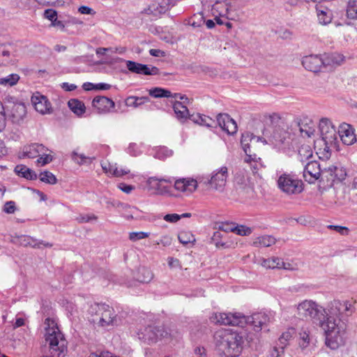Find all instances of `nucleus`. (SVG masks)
<instances>
[{
    "mask_svg": "<svg viewBox=\"0 0 357 357\" xmlns=\"http://www.w3.org/2000/svg\"><path fill=\"white\" fill-rule=\"evenodd\" d=\"M297 313L300 317L307 319L310 318L314 323L319 325L324 331V334L328 338L329 344L334 347L340 342L341 338L335 337L332 333H330L329 328H333L332 326H335L334 322L329 319L325 322L326 309L312 300H305L297 305Z\"/></svg>",
    "mask_w": 357,
    "mask_h": 357,
    "instance_id": "f257e3e1",
    "label": "nucleus"
},
{
    "mask_svg": "<svg viewBox=\"0 0 357 357\" xmlns=\"http://www.w3.org/2000/svg\"><path fill=\"white\" fill-rule=\"evenodd\" d=\"M211 322L220 325H231L244 327L249 325L256 331L261 330L264 325L268 321V317L261 312L255 313L250 317H245L241 313L216 312L210 317Z\"/></svg>",
    "mask_w": 357,
    "mask_h": 357,
    "instance_id": "f03ea898",
    "label": "nucleus"
},
{
    "mask_svg": "<svg viewBox=\"0 0 357 357\" xmlns=\"http://www.w3.org/2000/svg\"><path fill=\"white\" fill-rule=\"evenodd\" d=\"M214 341L218 350L225 357H238L243 349V337L236 331L222 329L216 331Z\"/></svg>",
    "mask_w": 357,
    "mask_h": 357,
    "instance_id": "7ed1b4c3",
    "label": "nucleus"
},
{
    "mask_svg": "<svg viewBox=\"0 0 357 357\" xmlns=\"http://www.w3.org/2000/svg\"><path fill=\"white\" fill-rule=\"evenodd\" d=\"M342 310V301L339 300H334L330 303L328 310V312L327 313L326 311L325 322H328L329 319H331V321L334 322L335 324L334 326H332L333 328H329L330 333H332L333 335H334L335 337H337L338 339L341 338V341L340 342H338L336 344V346L333 347L329 344L328 338L327 336H326V344L331 349H336L339 347L344 345L347 340V325L344 321L339 318Z\"/></svg>",
    "mask_w": 357,
    "mask_h": 357,
    "instance_id": "20e7f679",
    "label": "nucleus"
},
{
    "mask_svg": "<svg viewBox=\"0 0 357 357\" xmlns=\"http://www.w3.org/2000/svg\"><path fill=\"white\" fill-rule=\"evenodd\" d=\"M91 321L102 328L117 324V314L114 308L105 303H94L89 309Z\"/></svg>",
    "mask_w": 357,
    "mask_h": 357,
    "instance_id": "39448f33",
    "label": "nucleus"
},
{
    "mask_svg": "<svg viewBox=\"0 0 357 357\" xmlns=\"http://www.w3.org/2000/svg\"><path fill=\"white\" fill-rule=\"evenodd\" d=\"M4 112L13 123L20 124L26 115L25 105L16 98L6 96L2 102Z\"/></svg>",
    "mask_w": 357,
    "mask_h": 357,
    "instance_id": "423d86ee",
    "label": "nucleus"
},
{
    "mask_svg": "<svg viewBox=\"0 0 357 357\" xmlns=\"http://www.w3.org/2000/svg\"><path fill=\"white\" fill-rule=\"evenodd\" d=\"M322 141L324 142V150L329 151L331 148H335L337 145V132L335 126L330 119L322 118L319 124Z\"/></svg>",
    "mask_w": 357,
    "mask_h": 357,
    "instance_id": "0eeeda50",
    "label": "nucleus"
},
{
    "mask_svg": "<svg viewBox=\"0 0 357 357\" xmlns=\"http://www.w3.org/2000/svg\"><path fill=\"white\" fill-rule=\"evenodd\" d=\"M279 189L287 195H297L303 190V182L294 175L282 174L278 179Z\"/></svg>",
    "mask_w": 357,
    "mask_h": 357,
    "instance_id": "6e6552de",
    "label": "nucleus"
},
{
    "mask_svg": "<svg viewBox=\"0 0 357 357\" xmlns=\"http://www.w3.org/2000/svg\"><path fill=\"white\" fill-rule=\"evenodd\" d=\"M269 142L275 148L283 151L290 150L292 148L291 135L280 126L274 128L269 137Z\"/></svg>",
    "mask_w": 357,
    "mask_h": 357,
    "instance_id": "1a4fd4ad",
    "label": "nucleus"
},
{
    "mask_svg": "<svg viewBox=\"0 0 357 357\" xmlns=\"http://www.w3.org/2000/svg\"><path fill=\"white\" fill-rule=\"evenodd\" d=\"M228 169L226 166H222L215 169L211 174L210 178L204 181V183L215 190L222 192L226 185L228 178Z\"/></svg>",
    "mask_w": 357,
    "mask_h": 357,
    "instance_id": "9d476101",
    "label": "nucleus"
},
{
    "mask_svg": "<svg viewBox=\"0 0 357 357\" xmlns=\"http://www.w3.org/2000/svg\"><path fill=\"white\" fill-rule=\"evenodd\" d=\"M172 178L149 177L146 181L147 189L155 195H166L170 192V187L165 183H172Z\"/></svg>",
    "mask_w": 357,
    "mask_h": 357,
    "instance_id": "9b49d317",
    "label": "nucleus"
},
{
    "mask_svg": "<svg viewBox=\"0 0 357 357\" xmlns=\"http://www.w3.org/2000/svg\"><path fill=\"white\" fill-rule=\"evenodd\" d=\"M302 64L306 70L317 73L320 71L323 66L328 65L329 63L319 55H308L303 58Z\"/></svg>",
    "mask_w": 357,
    "mask_h": 357,
    "instance_id": "f8f14e48",
    "label": "nucleus"
},
{
    "mask_svg": "<svg viewBox=\"0 0 357 357\" xmlns=\"http://www.w3.org/2000/svg\"><path fill=\"white\" fill-rule=\"evenodd\" d=\"M31 102L35 109L40 114H46L52 112L50 102L45 96L40 94L39 92L33 94L31 96Z\"/></svg>",
    "mask_w": 357,
    "mask_h": 357,
    "instance_id": "ddd939ff",
    "label": "nucleus"
},
{
    "mask_svg": "<svg viewBox=\"0 0 357 357\" xmlns=\"http://www.w3.org/2000/svg\"><path fill=\"white\" fill-rule=\"evenodd\" d=\"M321 176L320 166L315 160L309 161L305 166L303 177L309 183H314Z\"/></svg>",
    "mask_w": 357,
    "mask_h": 357,
    "instance_id": "4468645a",
    "label": "nucleus"
},
{
    "mask_svg": "<svg viewBox=\"0 0 357 357\" xmlns=\"http://www.w3.org/2000/svg\"><path fill=\"white\" fill-rule=\"evenodd\" d=\"M217 122L222 130L229 135L237 132L236 121L227 114H219L217 116Z\"/></svg>",
    "mask_w": 357,
    "mask_h": 357,
    "instance_id": "2eb2a0df",
    "label": "nucleus"
},
{
    "mask_svg": "<svg viewBox=\"0 0 357 357\" xmlns=\"http://www.w3.org/2000/svg\"><path fill=\"white\" fill-rule=\"evenodd\" d=\"M172 6V0H156L144 10V13L148 15L157 16L165 13Z\"/></svg>",
    "mask_w": 357,
    "mask_h": 357,
    "instance_id": "dca6fc26",
    "label": "nucleus"
},
{
    "mask_svg": "<svg viewBox=\"0 0 357 357\" xmlns=\"http://www.w3.org/2000/svg\"><path fill=\"white\" fill-rule=\"evenodd\" d=\"M354 131V128L347 123H343L339 127L338 135L344 144L350 146L356 142Z\"/></svg>",
    "mask_w": 357,
    "mask_h": 357,
    "instance_id": "f3484780",
    "label": "nucleus"
},
{
    "mask_svg": "<svg viewBox=\"0 0 357 357\" xmlns=\"http://www.w3.org/2000/svg\"><path fill=\"white\" fill-rule=\"evenodd\" d=\"M48 151L49 149L43 144L33 143L23 147L20 158H36L38 157L40 153H45V151Z\"/></svg>",
    "mask_w": 357,
    "mask_h": 357,
    "instance_id": "a211bd4d",
    "label": "nucleus"
},
{
    "mask_svg": "<svg viewBox=\"0 0 357 357\" xmlns=\"http://www.w3.org/2000/svg\"><path fill=\"white\" fill-rule=\"evenodd\" d=\"M92 105L98 113H107L114 107L115 103L112 99L105 96H96L92 101Z\"/></svg>",
    "mask_w": 357,
    "mask_h": 357,
    "instance_id": "6ab92c4d",
    "label": "nucleus"
},
{
    "mask_svg": "<svg viewBox=\"0 0 357 357\" xmlns=\"http://www.w3.org/2000/svg\"><path fill=\"white\" fill-rule=\"evenodd\" d=\"M174 182V188L181 192H193L197 188V182L193 178H179Z\"/></svg>",
    "mask_w": 357,
    "mask_h": 357,
    "instance_id": "aec40b11",
    "label": "nucleus"
},
{
    "mask_svg": "<svg viewBox=\"0 0 357 357\" xmlns=\"http://www.w3.org/2000/svg\"><path fill=\"white\" fill-rule=\"evenodd\" d=\"M164 333L165 331L158 327L149 326L144 328L142 338L149 344H151L163 337Z\"/></svg>",
    "mask_w": 357,
    "mask_h": 357,
    "instance_id": "412c9836",
    "label": "nucleus"
},
{
    "mask_svg": "<svg viewBox=\"0 0 357 357\" xmlns=\"http://www.w3.org/2000/svg\"><path fill=\"white\" fill-rule=\"evenodd\" d=\"M101 167L106 174H111L116 177L123 176L130 173V170L128 169H119L116 163L111 164L109 162H101Z\"/></svg>",
    "mask_w": 357,
    "mask_h": 357,
    "instance_id": "4be33fe9",
    "label": "nucleus"
},
{
    "mask_svg": "<svg viewBox=\"0 0 357 357\" xmlns=\"http://www.w3.org/2000/svg\"><path fill=\"white\" fill-rule=\"evenodd\" d=\"M318 21L321 24L326 25L331 22L333 19V13L328 8L322 6L316 8Z\"/></svg>",
    "mask_w": 357,
    "mask_h": 357,
    "instance_id": "5701e85b",
    "label": "nucleus"
},
{
    "mask_svg": "<svg viewBox=\"0 0 357 357\" xmlns=\"http://www.w3.org/2000/svg\"><path fill=\"white\" fill-rule=\"evenodd\" d=\"M149 102H150V98L149 96L139 97L135 96H128L125 100V105L127 107L137 108Z\"/></svg>",
    "mask_w": 357,
    "mask_h": 357,
    "instance_id": "b1692460",
    "label": "nucleus"
},
{
    "mask_svg": "<svg viewBox=\"0 0 357 357\" xmlns=\"http://www.w3.org/2000/svg\"><path fill=\"white\" fill-rule=\"evenodd\" d=\"M173 109L176 118L179 121H185L189 116V111L186 105L179 101H175L173 104Z\"/></svg>",
    "mask_w": 357,
    "mask_h": 357,
    "instance_id": "393cba45",
    "label": "nucleus"
},
{
    "mask_svg": "<svg viewBox=\"0 0 357 357\" xmlns=\"http://www.w3.org/2000/svg\"><path fill=\"white\" fill-rule=\"evenodd\" d=\"M15 172L17 174L29 180H36L38 178L36 173L33 170L24 165H17L15 168Z\"/></svg>",
    "mask_w": 357,
    "mask_h": 357,
    "instance_id": "a878e982",
    "label": "nucleus"
},
{
    "mask_svg": "<svg viewBox=\"0 0 357 357\" xmlns=\"http://www.w3.org/2000/svg\"><path fill=\"white\" fill-rule=\"evenodd\" d=\"M231 3L227 1H216L213 6V10L218 12L222 17H226L229 19V11Z\"/></svg>",
    "mask_w": 357,
    "mask_h": 357,
    "instance_id": "bb28decb",
    "label": "nucleus"
},
{
    "mask_svg": "<svg viewBox=\"0 0 357 357\" xmlns=\"http://www.w3.org/2000/svg\"><path fill=\"white\" fill-rule=\"evenodd\" d=\"M255 137L249 132L243 133L241 136V144L244 152L248 158V159H246L247 161L252 159L250 155L251 151L250 149V142H251L252 139H255Z\"/></svg>",
    "mask_w": 357,
    "mask_h": 357,
    "instance_id": "cd10ccee",
    "label": "nucleus"
},
{
    "mask_svg": "<svg viewBox=\"0 0 357 357\" xmlns=\"http://www.w3.org/2000/svg\"><path fill=\"white\" fill-rule=\"evenodd\" d=\"M313 152L309 144H301L298 150V156L301 162H304L312 158Z\"/></svg>",
    "mask_w": 357,
    "mask_h": 357,
    "instance_id": "c85d7f7f",
    "label": "nucleus"
},
{
    "mask_svg": "<svg viewBox=\"0 0 357 357\" xmlns=\"http://www.w3.org/2000/svg\"><path fill=\"white\" fill-rule=\"evenodd\" d=\"M276 239L268 235H264L256 238L253 241V245L256 247H269L275 244Z\"/></svg>",
    "mask_w": 357,
    "mask_h": 357,
    "instance_id": "c756f323",
    "label": "nucleus"
},
{
    "mask_svg": "<svg viewBox=\"0 0 357 357\" xmlns=\"http://www.w3.org/2000/svg\"><path fill=\"white\" fill-rule=\"evenodd\" d=\"M68 105L70 110L73 112L77 116H82L85 112V105L82 102L77 99H70Z\"/></svg>",
    "mask_w": 357,
    "mask_h": 357,
    "instance_id": "7c9ffc66",
    "label": "nucleus"
},
{
    "mask_svg": "<svg viewBox=\"0 0 357 357\" xmlns=\"http://www.w3.org/2000/svg\"><path fill=\"white\" fill-rule=\"evenodd\" d=\"M15 61V56L6 47L0 45V62L3 65L13 63Z\"/></svg>",
    "mask_w": 357,
    "mask_h": 357,
    "instance_id": "2f4dec72",
    "label": "nucleus"
},
{
    "mask_svg": "<svg viewBox=\"0 0 357 357\" xmlns=\"http://www.w3.org/2000/svg\"><path fill=\"white\" fill-rule=\"evenodd\" d=\"M20 78V75L17 73H12L6 77H0V85L4 86H15L17 84Z\"/></svg>",
    "mask_w": 357,
    "mask_h": 357,
    "instance_id": "473e14b6",
    "label": "nucleus"
},
{
    "mask_svg": "<svg viewBox=\"0 0 357 357\" xmlns=\"http://www.w3.org/2000/svg\"><path fill=\"white\" fill-rule=\"evenodd\" d=\"M178 238L181 243L186 245L189 243L194 244L195 238L194 235L189 231H181L178 234Z\"/></svg>",
    "mask_w": 357,
    "mask_h": 357,
    "instance_id": "72a5a7b5",
    "label": "nucleus"
},
{
    "mask_svg": "<svg viewBox=\"0 0 357 357\" xmlns=\"http://www.w3.org/2000/svg\"><path fill=\"white\" fill-rule=\"evenodd\" d=\"M149 94L154 98H169L172 96V93L170 91L160 87H155L150 89Z\"/></svg>",
    "mask_w": 357,
    "mask_h": 357,
    "instance_id": "f704fd0d",
    "label": "nucleus"
},
{
    "mask_svg": "<svg viewBox=\"0 0 357 357\" xmlns=\"http://www.w3.org/2000/svg\"><path fill=\"white\" fill-rule=\"evenodd\" d=\"M294 334V328H290L287 331L282 333V334L278 339V345H280L281 347L284 349L288 345V342L292 338Z\"/></svg>",
    "mask_w": 357,
    "mask_h": 357,
    "instance_id": "c9c22d12",
    "label": "nucleus"
},
{
    "mask_svg": "<svg viewBox=\"0 0 357 357\" xmlns=\"http://www.w3.org/2000/svg\"><path fill=\"white\" fill-rule=\"evenodd\" d=\"M153 278V273L147 268L143 267L139 270V275L138 280L141 282L148 283Z\"/></svg>",
    "mask_w": 357,
    "mask_h": 357,
    "instance_id": "e433bc0d",
    "label": "nucleus"
},
{
    "mask_svg": "<svg viewBox=\"0 0 357 357\" xmlns=\"http://www.w3.org/2000/svg\"><path fill=\"white\" fill-rule=\"evenodd\" d=\"M193 121L197 124L206 127H213V124L214 123V121L209 116L200 114H197L195 116Z\"/></svg>",
    "mask_w": 357,
    "mask_h": 357,
    "instance_id": "4c0bfd02",
    "label": "nucleus"
},
{
    "mask_svg": "<svg viewBox=\"0 0 357 357\" xmlns=\"http://www.w3.org/2000/svg\"><path fill=\"white\" fill-rule=\"evenodd\" d=\"M347 15L348 18L357 20V0H350L348 2Z\"/></svg>",
    "mask_w": 357,
    "mask_h": 357,
    "instance_id": "58836bf2",
    "label": "nucleus"
},
{
    "mask_svg": "<svg viewBox=\"0 0 357 357\" xmlns=\"http://www.w3.org/2000/svg\"><path fill=\"white\" fill-rule=\"evenodd\" d=\"M229 229L240 236H248L252 233V229L245 225H240L234 227H229Z\"/></svg>",
    "mask_w": 357,
    "mask_h": 357,
    "instance_id": "ea45409f",
    "label": "nucleus"
},
{
    "mask_svg": "<svg viewBox=\"0 0 357 357\" xmlns=\"http://www.w3.org/2000/svg\"><path fill=\"white\" fill-rule=\"evenodd\" d=\"M39 178L42 182L51 185L55 184L57 182L56 176L49 171L41 172L39 175Z\"/></svg>",
    "mask_w": 357,
    "mask_h": 357,
    "instance_id": "a19ab883",
    "label": "nucleus"
},
{
    "mask_svg": "<svg viewBox=\"0 0 357 357\" xmlns=\"http://www.w3.org/2000/svg\"><path fill=\"white\" fill-rule=\"evenodd\" d=\"M310 342V333L307 330L302 329L299 333V345L302 349L306 348Z\"/></svg>",
    "mask_w": 357,
    "mask_h": 357,
    "instance_id": "79ce46f5",
    "label": "nucleus"
},
{
    "mask_svg": "<svg viewBox=\"0 0 357 357\" xmlns=\"http://www.w3.org/2000/svg\"><path fill=\"white\" fill-rule=\"evenodd\" d=\"M280 263V258L271 257L269 259H264L261 265L266 268H279Z\"/></svg>",
    "mask_w": 357,
    "mask_h": 357,
    "instance_id": "37998d69",
    "label": "nucleus"
},
{
    "mask_svg": "<svg viewBox=\"0 0 357 357\" xmlns=\"http://www.w3.org/2000/svg\"><path fill=\"white\" fill-rule=\"evenodd\" d=\"M72 160L79 165H84L86 163H91L92 161L91 158L86 157L84 154H79L75 151H74L72 153Z\"/></svg>",
    "mask_w": 357,
    "mask_h": 357,
    "instance_id": "c03bdc74",
    "label": "nucleus"
},
{
    "mask_svg": "<svg viewBox=\"0 0 357 357\" xmlns=\"http://www.w3.org/2000/svg\"><path fill=\"white\" fill-rule=\"evenodd\" d=\"M19 243L21 245L23 246H31L33 248H36L38 246L36 244V240L29 236H21L18 238Z\"/></svg>",
    "mask_w": 357,
    "mask_h": 357,
    "instance_id": "a18cd8bd",
    "label": "nucleus"
},
{
    "mask_svg": "<svg viewBox=\"0 0 357 357\" xmlns=\"http://www.w3.org/2000/svg\"><path fill=\"white\" fill-rule=\"evenodd\" d=\"M159 69L155 66H151L141 63V75H155L159 74Z\"/></svg>",
    "mask_w": 357,
    "mask_h": 357,
    "instance_id": "49530a36",
    "label": "nucleus"
},
{
    "mask_svg": "<svg viewBox=\"0 0 357 357\" xmlns=\"http://www.w3.org/2000/svg\"><path fill=\"white\" fill-rule=\"evenodd\" d=\"M205 22L204 16L202 15H194L189 21V24L193 28L202 27Z\"/></svg>",
    "mask_w": 357,
    "mask_h": 357,
    "instance_id": "de8ad7c7",
    "label": "nucleus"
},
{
    "mask_svg": "<svg viewBox=\"0 0 357 357\" xmlns=\"http://www.w3.org/2000/svg\"><path fill=\"white\" fill-rule=\"evenodd\" d=\"M47 151H45V153H40V155L38 156V158L36 160L38 165L44 166L52 161L53 156L47 153Z\"/></svg>",
    "mask_w": 357,
    "mask_h": 357,
    "instance_id": "09e8293b",
    "label": "nucleus"
},
{
    "mask_svg": "<svg viewBox=\"0 0 357 357\" xmlns=\"http://www.w3.org/2000/svg\"><path fill=\"white\" fill-rule=\"evenodd\" d=\"M149 233L144 231H132L129 234V239L131 241L135 242L137 241L146 238L149 236Z\"/></svg>",
    "mask_w": 357,
    "mask_h": 357,
    "instance_id": "8fccbe9b",
    "label": "nucleus"
},
{
    "mask_svg": "<svg viewBox=\"0 0 357 357\" xmlns=\"http://www.w3.org/2000/svg\"><path fill=\"white\" fill-rule=\"evenodd\" d=\"M98 219V217L93 214H80L78 217L76 218V220L79 223H84V222H89L92 220H96Z\"/></svg>",
    "mask_w": 357,
    "mask_h": 357,
    "instance_id": "3c124183",
    "label": "nucleus"
},
{
    "mask_svg": "<svg viewBox=\"0 0 357 357\" xmlns=\"http://www.w3.org/2000/svg\"><path fill=\"white\" fill-rule=\"evenodd\" d=\"M126 66L128 69L134 73L140 74L141 73V63L132 61H126Z\"/></svg>",
    "mask_w": 357,
    "mask_h": 357,
    "instance_id": "603ef678",
    "label": "nucleus"
},
{
    "mask_svg": "<svg viewBox=\"0 0 357 357\" xmlns=\"http://www.w3.org/2000/svg\"><path fill=\"white\" fill-rule=\"evenodd\" d=\"M307 117H296L294 119L291 126H296L298 128L299 131L303 132L305 130V126L303 125L304 121H307Z\"/></svg>",
    "mask_w": 357,
    "mask_h": 357,
    "instance_id": "864d4df0",
    "label": "nucleus"
},
{
    "mask_svg": "<svg viewBox=\"0 0 357 357\" xmlns=\"http://www.w3.org/2000/svg\"><path fill=\"white\" fill-rule=\"evenodd\" d=\"M6 112H4L2 102L0 101V132H1L6 126Z\"/></svg>",
    "mask_w": 357,
    "mask_h": 357,
    "instance_id": "5fc2aeb1",
    "label": "nucleus"
},
{
    "mask_svg": "<svg viewBox=\"0 0 357 357\" xmlns=\"http://www.w3.org/2000/svg\"><path fill=\"white\" fill-rule=\"evenodd\" d=\"M329 169L331 171V172H333L335 174V177L337 178L338 180H344V177L346 176V173L344 170H342V169H339L337 167H333V168H329Z\"/></svg>",
    "mask_w": 357,
    "mask_h": 357,
    "instance_id": "6e6d98bb",
    "label": "nucleus"
},
{
    "mask_svg": "<svg viewBox=\"0 0 357 357\" xmlns=\"http://www.w3.org/2000/svg\"><path fill=\"white\" fill-rule=\"evenodd\" d=\"M284 349L281 347L280 345L274 347L271 351V357H282L284 354Z\"/></svg>",
    "mask_w": 357,
    "mask_h": 357,
    "instance_id": "4d7b16f0",
    "label": "nucleus"
},
{
    "mask_svg": "<svg viewBox=\"0 0 357 357\" xmlns=\"http://www.w3.org/2000/svg\"><path fill=\"white\" fill-rule=\"evenodd\" d=\"M16 210L15 204L13 201H9L5 203L3 206V211L8 214L14 213Z\"/></svg>",
    "mask_w": 357,
    "mask_h": 357,
    "instance_id": "13d9d810",
    "label": "nucleus"
},
{
    "mask_svg": "<svg viewBox=\"0 0 357 357\" xmlns=\"http://www.w3.org/2000/svg\"><path fill=\"white\" fill-rule=\"evenodd\" d=\"M44 16L52 23L57 18V13L53 9H47L45 10Z\"/></svg>",
    "mask_w": 357,
    "mask_h": 357,
    "instance_id": "bf43d9fd",
    "label": "nucleus"
},
{
    "mask_svg": "<svg viewBox=\"0 0 357 357\" xmlns=\"http://www.w3.org/2000/svg\"><path fill=\"white\" fill-rule=\"evenodd\" d=\"M194 354L195 357H208L206 349L201 346H197L194 349Z\"/></svg>",
    "mask_w": 357,
    "mask_h": 357,
    "instance_id": "052dcab7",
    "label": "nucleus"
},
{
    "mask_svg": "<svg viewBox=\"0 0 357 357\" xmlns=\"http://www.w3.org/2000/svg\"><path fill=\"white\" fill-rule=\"evenodd\" d=\"M279 269L294 271V270H296V268L295 267L294 265L291 264V263L287 262V261H284L282 259H280Z\"/></svg>",
    "mask_w": 357,
    "mask_h": 357,
    "instance_id": "680f3d73",
    "label": "nucleus"
},
{
    "mask_svg": "<svg viewBox=\"0 0 357 357\" xmlns=\"http://www.w3.org/2000/svg\"><path fill=\"white\" fill-rule=\"evenodd\" d=\"M181 219V216L176 213L167 214L164 217V220L170 222H176Z\"/></svg>",
    "mask_w": 357,
    "mask_h": 357,
    "instance_id": "e2e57ef3",
    "label": "nucleus"
},
{
    "mask_svg": "<svg viewBox=\"0 0 357 357\" xmlns=\"http://www.w3.org/2000/svg\"><path fill=\"white\" fill-rule=\"evenodd\" d=\"M119 188L126 194H129L132 190L135 189V187L131 185H127L126 183H121L119 184Z\"/></svg>",
    "mask_w": 357,
    "mask_h": 357,
    "instance_id": "0e129e2a",
    "label": "nucleus"
},
{
    "mask_svg": "<svg viewBox=\"0 0 357 357\" xmlns=\"http://www.w3.org/2000/svg\"><path fill=\"white\" fill-rule=\"evenodd\" d=\"M34 1H36L39 5H41L43 6H55L59 2V0H34Z\"/></svg>",
    "mask_w": 357,
    "mask_h": 357,
    "instance_id": "69168bd1",
    "label": "nucleus"
},
{
    "mask_svg": "<svg viewBox=\"0 0 357 357\" xmlns=\"http://www.w3.org/2000/svg\"><path fill=\"white\" fill-rule=\"evenodd\" d=\"M78 11L81 14H84V15H93L95 13V12L93 11V10L92 8H91L90 7L86 6H80L78 8Z\"/></svg>",
    "mask_w": 357,
    "mask_h": 357,
    "instance_id": "338daca9",
    "label": "nucleus"
},
{
    "mask_svg": "<svg viewBox=\"0 0 357 357\" xmlns=\"http://www.w3.org/2000/svg\"><path fill=\"white\" fill-rule=\"evenodd\" d=\"M172 243V238L168 236H162L160 241L158 242V244H162L163 246H168Z\"/></svg>",
    "mask_w": 357,
    "mask_h": 357,
    "instance_id": "774afa93",
    "label": "nucleus"
}]
</instances>
